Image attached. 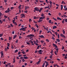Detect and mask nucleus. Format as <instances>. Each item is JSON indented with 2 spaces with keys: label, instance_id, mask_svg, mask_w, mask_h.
<instances>
[{
  "label": "nucleus",
  "instance_id": "obj_1",
  "mask_svg": "<svg viewBox=\"0 0 67 67\" xmlns=\"http://www.w3.org/2000/svg\"><path fill=\"white\" fill-rule=\"evenodd\" d=\"M34 36V35L30 34L27 36V37H31Z\"/></svg>",
  "mask_w": 67,
  "mask_h": 67
},
{
  "label": "nucleus",
  "instance_id": "obj_2",
  "mask_svg": "<svg viewBox=\"0 0 67 67\" xmlns=\"http://www.w3.org/2000/svg\"><path fill=\"white\" fill-rule=\"evenodd\" d=\"M20 31H25V29H24V27L21 28V29H19Z\"/></svg>",
  "mask_w": 67,
  "mask_h": 67
},
{
  "label": "nucleus",
  "instance_id": "obj_3",
  "mask_svg": "<svg viewBox=\"0 0 67 67\" xmlns=\"http://www.w3.org/2000/svg\"><path fill=\"white\" fill-rule=\"evenodd\" d=\"M42 51V50L41 49H40L38 52V53H39V54H42V52H43V51Z\"/></svg>",
  "mask_w": 67,
  "mask_h": 67
},
{
  "label": "nucleus",
  "instance_id": "obj_4",
  "mask_svg": "<svg viewBox=\"0 0 67 67\" xmlns=\"http://www.w3.org/2000/svg\"><path fill=\"white\" fill-rule=\"evenodd\" d=\"M29 42H30L32 44V45H34V44L33 43V42L32 41V40H30Z\"/></svg>",
  "mask_w": 67,
  "mask_h": 67
},
{
  "label": "nucleus",
  "instance_id": "obj_5",
  "mask_svg": "<svg viewBox=\"0 0 67 67\" xmlns=\"http://www.w3.org/2000/svg\"><path fill=\"white\" fill-rule=\"evenodd\" d=\"M60 36H62V37H64L65 38H66V37H65V36L63 34H60Z\"/></svg>",
  "mask_w": 67,
  "mask_h": 67
},
{
  "label": "nucleus",
  "instance_id": "obj_6",
  "mask_svg": "<svg viewBox=\"0 0 67 67\" xmlns=\"http://www.w3.org/2000/svg\"><path fill=\"white\" fill-rule=\"evenodd\" d=\"M60 36H62V37H64L65 38H66V37H65V36L63 34H60Z\"/></svg>",
  "mask_w": 67,
  "mask_h": 67
},
{
  "label": "nucleus",
  "instance_id": "obj_7",
  "mask_svg": "<svg viewBox=\"0 0 67 67\" xmlns=\"http://www.w3.org/2000/svg\"><path fill=\"white\" fill-rule=\"evenodd\" d=\"M21 16H22L21 17V18H25V15L24 14H21Z\"/></svg>",
  "mask_w": 67,
  "mask_h": 67
},
{
  "label": "nucleus",
  "instance_id": "obj_8",
  "mask_svg": "<svg viewBox=\"0 0 67 67\" xmlns=\"http://www.w3.org/2000/svg\"><path fill=\"white\" fill-rule=\"evenodd\" d=\"M62 18H67V16L66 15H63L62 16H61Z\"/></svg>",
  "mask_w": 67,
  "mask_h": 67
},
{
  "label": "nucleus",
  "instance_id": "obj_9",
  "mask_svg": "<svg viewBox=\"0 0 67 67\" xmlns=\"http://www.w3.org/2000/svg\"><path fill=\"white\" fill-rule=\"evenodd\" d=\"M45 16H43L42 17H41L40 18V20H43V19H45Z\"/></svg>",
  "mask_w": 67,
  "mask_h": 67
},
{
  "label": "nucleus",
  "instance_id": "obj_10",
  "mask_svg": "<svg viewBox=\"0 0 67 67\" xmlns=\"http://www.w3.org/2000/svg\"><path fill=\"white\" fill-rule=\"evenodd\" d=\"M50 7L51 8H52V2L51 1H50Z\"/></svg>",
  "mask_w": 67,
  "mask_h": 67
},
{
  "label": "nucleus",
  "instance_id": "obj_11",
  "mask_svg": "<svg viewBox=\"0 0 67 67\" xmlns=\"http://www.w3.org/2000/svg\"><path fill=\"white\" fill-rule=\"evenodd\" d=\"M35 10H36V11H38L39 10V9L38 8H35Z\"/></svg>",
  "mask_w": 67,
  "mask_h": 67
},
{
  "label": "nucleus",
  "instance_id": "obj_12",
  "mask_svg": "<svg viewBox=\"0 0 67 67\" xmlns=\"http://www.w3.org/2000/svg\"><path fill=\"white\" fill-rule=\"evenodd\" d=\"M39 36L41 38H44V37L43 35H41V36Z\"/></svg>",
  "mask_w": 67,
  "mask_h": 67
},
{
  "label": "nucleus",
  "instance_id": "obj_13",
  "mask_svg": "<svg viewBox=\"0 0 67 67\" xmlns=\"http://www.w3.org/2000/svg\"><path fill=\"white\" fill-rule=\"evenodd\" d=\"M57 20H62V19H61V18H59V17H57Z\"/></svg>",
  "mask_w": 67,
  "mask_h": 67
},
{
  "label": "nucleus",
  "instance_id": "obj_14",
  "mask_svg": "<svg viewBox=\"0 0 67 67\" xmlns=\"http://www.w3.org/2000/svg\"><path fill=\"white\" fill-rule=\"evenodd\" d=\"M42 10H43V8H41L40 9V10H38V11L40 12H41L42 11Z\"/></svg>",
  "mask_w": 67,
  "mask_h": 67
},
{
  "label": "nucleus",
  "instance_id": "obj_15",
  "mask_svg": "<svg viewBox=\"0 0 67 67\" xmlns=\"http://www.w3.org/2000/svg\"><path fill=\"white\" fill-rule=\"evenodd\" d=\"M57 28V26H54L53 27V29H56Z\"/></svg>",
  "mask_w": 67,
  "mask_h": 67
},
{
  "label": "nucleus",
  "instance_id": "obj_16",
  "mask_svg": "<svg viewBox=\"0 0 67 67\" xmlns=\"http://www.w3.org/2000/svg\"><path fill=\"white\" fill-rule=\"evenodd\" d=\"M56 41H58V42H60V40H59V39H57Z\"/></svg>",
  "mask_w": 67,
  "mask_h": 67
},
{
  "label": "nucleus",
  "instance_id": "obj_17",
  "mask_svg": "<svg viewBox=\"0 0 67 67\" xmlns=\"http://www.w3.org/2000/svg\"><path fill=\"white\" fill-rule=\"evenodd\" d=\"M24 59H28V57H23Z\"/></svg>",
  "mask_w": 67,
  "mask_h": 67
},
{
  "label": "nucleus",
  "instance_id": "obj_18",
  "mask_svg": "<svg viewBox=\"0 0 67 67\" xmlns=\"http://www.w3.org/2000/svg\"><path fill=\"white\" fill-rule=\"evenodd\" d=\"M4 55V54H1V57L2 58H3V56Z\"/></svg>",
  "mask_w": 67,
  "mask_h": 67
},
{
  "label": "nucleus",
  "instance_id": "obj_19",
  "mask_svg": "<svg viewBox=\"0 0 67 67\" xmlns=\"http://www.w3.org/2000/svg\"><path fill=\"white\" fill-rule=\"evenodd\" d=\"M63 34H65V31H64V30H63Z\"/></svg>",
  "mask_w": 67,
  "mask_h": 67
},
{
  "label": "nucleus",
  "instance_id": "obj_20",
  "mask_svg": "<svg viewBox=\"0 0 67 67\" xmlns=\"http://www.w3.org/2000/svg\"><path fill=\"white\" fill-rule=\"evenodd\" d=\"M49 8V6H48V7H45V9H46L47 8L48 9Z\"/></svg>",
  "mask_w": 67,
  "mask_h": 67
},
{
  "label": "nucleus",
  "instance_id": "obj_21",
  "mask_svg": "<svg viewBox=\"0 0 67 67\" xmlns=\"http://www.w3.org/2000/svg\"><path fill=\"white\" fill-rule=\"evenodd\" d=\"M5 13H9V11L8 10H6L5 12Z\"/></svg>",
  "mask_w": 67,
  "mask_h": 67
},
{
  "label": "nucleus",
  "instance_id": "obj_22",
  "mask_svg": "<svg viewBox=\"0 0 67 67\" xmlns=\"http://www.w3.org/2000/svg\"><path fill=\"white\" fill-rule=\"evenodd\" d=\"M16 37V35H15V36H13V39H15V38Z\"/></svg>",
  "mask_w": 67,
  "mask_h": 67
},
{
  "label": "nucleus",
  "instance_id": "obj_23",
  "mask_svg": "<svg viewBox=\"0 0 67 67\" xmlns=\"http://www.w3.org/2000/svg\"><path fill=\"white\" fill-rule=\"evenodd\" d=\"M11 63H9L8 64V65H9V66H11V65H10Z\"/></svg>",
  "mask_w": 67,
  "mask_h": 67
},
{
  "label": "nucleus",
  "instance_id": "obj_24",
  "mask_svg": "<svg viewBox=\"0 0 67 67\" xmlns=\"http://www.w3.org/2000/svg\"><path fill=\"white\" fill-rule=\"evenodd\" d=\"M30 40H31V41H32V40H33V38L32 37H31L30 38Z\"/></svg>",
  "mask_w": 67,
  "mask_h": 67
},
{
  "label": "nucleus",
  "instance_id": "obj_25",
  "mask_svg": "<svg viewBox=\"0 0 67 67\" xmlns=\"http://www.w3.org/2000/svg\"><path fill=\"white\" fill-rule=\"evenodd\" d=\"M18 52V49L16 50L15 51V53H16Z\"/></svg>",
  "mask_w": 67,
  "mask_h": 67
},
{
  "label": "nucleus",
  "instance_id": "obj_26",
  "mask_svg": "<svg viewBox=\"0 0 67 67\" xmlns=\"http://www.w3.org/2000/svg\"><path fill=\"white\" fill-rule=\"evenodd\" d=\"M64 21H65V19H64L63 21H62V23L64 24Z\"/></svg>",
  "mask_w": 67,
  "mask_h": 67
},
{
  "label": "nucleus",
  "instance_id": "obj_27",
  "mask_svg": "<svg viewBox=\"0 0 67 67\" xmlns=\"http://www.w3.org/2000/svg\"><path fill=\"white\" fill-rule=\"evenodd\" d=\"M13 60H14V61L13 62V63H15V58L13 59Z\"/></svg>",
  "mask_w": 67,
  "mask_h": 67
},
{
  "label": "nucleus",
  "instance_id": "obj_28",
  "mask_svg": "<svg viewBox=\"0 0 67 67\" xmlns=\"http://www.w3.org/2000/svg\"><path fill=\"white\" fill-rule=\"evenodd\" d=\"M7 44L8 46V47H10V44H9V43H7Z\"/></svg>",
  "mask_w": 67,
  "mask_h": 67
},
{
  "label": "nucleus",
  "instance_id": "obj_29",
  "mask_svg": "<svg viewBox=\"0 0 67 67\" xmlns=\"http://www.w3.org/2000/svg\"><path fill=\"white\" fill-rule=\"evenodd\" d=\"M53 20H55V21H57V19H56L55 18H53Z\"/></svg>",
  "mask_w": 67,
  "mask_h": 67
},
{
  "label": "nucleus",
  "instance_id": "obj_30",
  "mask_svg": "<svg viewBox=\"0 0 67 67\" xmlns=\"http://www.w3.org/2000/svg\"><path fill=\"white\" fill-rule=\"evenodd\" d=\"M35 26H36L37 28H38V25L36 24H35Z\"/></svg>",
  "mask_w": 67,
  "mask_h": 67
},
{
  "label": "nucleus",
  "instance_id": "obj_31",
  "mask_svg": "<svg viewBox=\"0 0 67 67\" xmlns=\"http://www.w3.org/2000/svg\"><path fill=\"white\" fill-rule=\"evenodd\" d=\"M3 36V34H0V37H1L2 36Z\"/></svg>",
  "mask_w": 67,
  "mask_h": 67
},
{
  "label": "nucleus",
  "instance_id": "obj_32",
  "mask_svg": "<svg viewBox=\"0 0 67 67\" xmlns=\"http://www.w3.org/2000/svg\"><path fill=\"white\" fill-rule=\"evenodd\" d=\"M52 22V20H50L49 21V23H51Z\"/></svg>",
  "mask_w": 67,
  "mask_h": 67
},
{
  "label": "nucleus",
  "instance_id": "obj_33",
  "mask_svg": "<svg viewBox=\"0 0 67 67\" xmlns=\"http://www.w3.org/2000/svg\"><path fill=\"white\" fill-rule=\"evenodd\" d=\"M52 57H53V56L52 55H51L50 56V58L51 59H52Z\"/></svg>",
  "mask_w": 67,
  "mask_h": 67
},
{
  "label": "nucleus",
  "instance_id": "obj_34",
  "mask_svg": "<svg viewBox=\"0 0 67 67\" xmlns=\"http://www.w3.org/2000/svg\"><path fill=\"white\" fill-rule=\"evenodd\" d=\"M32 30H35V29L34 27H32V28H31Z\"/></svg>",
  "mask_w": 67,
  "mask_h": 67
},
{
  "label": "nucleus",
  "instance_id": "obj_35",
  "mask_svg": "<svg viewBox=\"0 0 67 67\" xmlns=\"http://www.w3.org/2000/svg\"><path fill=\"white\" fill-rule=\"evenodd\" d=\"M14 48V47H13V45H12V46H11V48H12V49H13V48Z\"/></svg>",
  "mask_w": 67,
  "mask_h": 67
},
{
  "label": "nucleus",
  "instance_id": "obj_36",
  "mask_svg": "<svg viewBox=\"0 0 67 67\" xmlns=\"http://www.w3.org/2000/svg\"><path fill=\"white\" fill-rule=\"evenodd\" d=\"M50 63H51L52 64H53L54 63V61H50Z\"/></svg>",
  "mask_w": 67,
  "mask_h": 67
},
{
  "label": "nucleus",
  "instance_id": "obj_37",
  "mask_svg": "<svg viewBox=\"0 0 67 67\" xmlns=\"http://www.w3.org/2000/svg\"><path fill=\"white\" fill-rule=\"evenodd\" d=\"M23 54H25L26 53L25 52H21Z\"/></svg>",
  "mask_w": 67,
  "mask_h": 67
},
{
  "label": "nucleus",
  "instance_id": "obj_38",
  "mask_svg": "<svg viewBox=\"0 0 67 67\" xmlns=\"http://www.w3.org/2000/svg\"><path fill=\"white\" fill-rule=\"evenodd\" d=\"M21 52H20L19 51L18 52V55H20V54H21Z\"/></svg>",
  "mask_w": 67,
  "mask_h": 67
},
{
  "label": "nucleus",
  "instance_id": "obj_39",
  "mask_svg": "<svg viewBox=\"0 0 67 67\" xmlns=\"http://www.w3.org/2000/svg\"><path fill=\"white\" fill-rule=\"evenodd\" d=\"M33 22H34V23H35H35H37V22H36V21H35V20H34V21H33Z\"/></svg>",
  "mask_w": 67,
  "mask_h": 67
},
{
  "label": "nucleus",
  "instance_id": "obj_40",
  "mask_svg": "<svg viewBox=\"0 0 67 67\" xmlns=\"http://www.w3.org/2000/svg\"><path fill=\"white\" fill-rule=\"evenodd\" d=\"M45 63H46V64H48V62H47V61H45Z\"/></svg>",
  "mask_w": 67,
  "mask_h": 67
},
{
  "label": "nucleus",
  "instance_id": "obj_41",
  "mask_svg": "<svg viewBox=\"0 0 67 67\" xmlns=\"http://www.w3.org/2000/svg\"><path fill=\"white\" fill-rule=\"evenodd\" d=\"M22 62H25V60H24V59H23L22 60Z\"/></svg>",
  "mask_w": 67,
  "mask_h": 67
},
{
  "label": "nucleus",
  "instance_id": "obj_42",
  "mask_svg": "<svg viewBox=\"0 0 67 67\" xmlns=\"http://www.w3.org/2000/svg\"><path fill=\"white\" fill-rule=\"evenodd\" d=\"M40 2H42V3H43V2H44V1H40Z\"/></svg>",
  "mask_w": 67,
  "mask_h": 67
},
{
  "label": "nucleus",
  "instance_id": "obj_43",
  "mask_svg": "<svg viewBox=\"0 0 67 67\" xmlns=\"http://www.w3.org/2000/svg\"><path fill=\"white\" fill-rule=\"evenodd\" d=\"M14 24L15 25H17V23H16V22H15L14 23Z\"/></svg>",
  "mask_w": 67,
  "mask_h": 67
},
{
  "label": "nucleus",
  "instance_id": "obj_44",
  "mask_svg": "<svg viewBox=\"0 0 67 67\" xmlns=\"http://www.w3.org/2000/svg\"><path fill=\"white\" fill-rule=\"evenodd\" d=\"M14 8L13 7H11V9L12 10L13 9H14Z\"/></svg>",
  "mask_w": 67,
  "mask_h": 67
},
{
  "label": "nucleus",
  "instance_id": "obj_45",
  "mask_svg": "<svg viewBox=\"0 0 67 67\" xmlns=\"http://www.w3.org/2000/svg\"><path fill=\"white\" fill-rule=\"evenodd\" d=\"M15 21V19H14V20H13V23H14L15 22H14Z\"/></svg>",
  "mask_w": 67,
  "mask_h": 67
},
{
  "label": "nucleus",
  "instance_id": "obj_46",
  "mask_svg": "<svg viewBox=\"0 0 67 67\" xmlns=\"http://www.w3.org/2000/svg\"><path fill=\"white\" fill-rule=\"evenodd\" d=\"M53 45H54V46L55 47L56 46H57V45H56V44L53 43Z\"/></svg>",
  "mask_w": 67,
  "mask_h": 67
},
{
  "label": "nucleus",
  "instance_id": "obj_47",
  "mask_svg": "<svg viewBox=\"0 0 67 67\" xmlns=\"http://www.w3.org/2000/svg\"><path fill=\"white\" fill-rule=\"evenodd\" d=\"M25 10H26V9H27V7L26 6H25Z\"/></svg>",
  "mask_w": 67,
  "mask_h": 67
},
{
  "label": "nucleus",
  "instance_id": "obj_48",
  "mask_svg": "<svg viewBox=\"0 0 67 67\" xmlns=\"http://www.w3.org/2000/svg\"><path fill=\"white\" fill-rule=\"evenodd\" d=\"M15 19H16V20H18V16H15Z\"/></svg>",
  "mask_w": 67,
  "mask_h": 67
},
{
  "label": "nucleus",
  "instance_id": "obj_49",
  "mask_svg": "<svg viewBox=\"0 0 67 67\" xmlns=\"http://www.w3.org/2000/svg\"><path fill=\"white\" fill-rule=\"evenodd\" d=\"M40 46H37V49H39V47H40Z\"/></svg>",
  "mask_w": 67,
  "mask_h": 67
},
{
  "label": "nucleus",
  "instance_id": "obj_50",
  "mask_svg": "<svg viewBox=\"0 0 67 67\" xmlns=\"http://www.w3.org/2000/svg\"><path fill=\"white\" fill-rule=\"evenodd\" d=\"M58 38H59V34H58Z\"/></svg>",
  "mask_w": 67,
  "mask_h": 67
},
{
  "label": "nucleus",
  "instance_id": "obj_51",
  "mask_svg": "<svg viewBox=\"0 0 67 67\" xmlns=\"http://www.w3.org/2000/svg\"><path fill=\"white\" fill-rule=\"evenodd\" d=\"M8 26L7 27V28H11V26L8 25Z\"/></svg>",
  "mask_w": 67,
  "mask_h": 67
},
{
  "label": "nucleus",
  "instance_id": "obj_52",
  "mask_svg": "<svg viewBox=\"0 0 67 67\" xmlns=\"http://www.w3.org/2000/svg\"><path fill=\"white\" fill-rule=\"evenodd\" d=\"M48 27H47L46 28V31H48Z\"/></svg>",
  "mask_w": 67,
  "mask_h": 67
},
{
  "label": "nucleus",
  "instance_id": "obj_53",
  "mask_svg": "<svg viewBox=\"0 0 67 67\" xmlns=\"http://www.w3.org/2000/svg\"><path fill=\"white\" fill-rule=\"evenodd\" d=\"M46 41H47V42H49V40H48L47 39L46 40Z\"/></svg>",
  "mask_w": 67,
  "mask_h": 67
},
{
  "label": "nucleus",
  "instance_id": "obj_54",
  "mask_svg": "<svg viewBox=\"0 0 67 67\" xmlns=\"http://www.w3.org/2000/svg\"><path fill=\"white\" fill-rule=\"evenodd\" d=\"M37 19V18L35 17V16H34V19Z\"/></svg>",
  "mask_w": 67,
  "mask_h": 67
},
{
  "label": "nucleus",
  "instance_id": "obj_55",
  "mask_svg": "<svg viewBox=\"0 0 67 67\" xmlns=\"http://www.w3.org/2000/svg\"><path fill=\"white\" fill-rule=\"evenodd\" d=\"M54 53L56 55H57V53H56V51H55Z\"/></svg>",
  "mask_w": 67,
  "mask_h": 67
},
{
  "label": "nucleus",
  "instance_id": "obj_56",
  "mask_svg": "<svg viewBox=\"0 0 67 67\" xmlns=\"http://www.w3.org/2000/svg\"><path fill=\"white\" fill-rule=\"evenodd\" d=\"M5 52H7V48H5Z\"/></svg>",
  "mask_w": 67,
  "mask_h": 67
},
{
  "label": "nucleus",
  "instance_id": "obj_57",
  "mask_svg": "<svg viewBox=\"0 0 67 67\" xmlns=\"http://www.w3.org/2000/svg\"><path fill=\"white\" fill-rule=\"evenodd\" d=\"M21 60H19V64H20V63H21Z\"/></svg>",
  "mask_w": 67,
  "mask_h": 67
},
{
  "label": "nucleus",
  "instance_id": "obj_58",
  "mask_svg": "<svg viewBox=\"0 0 67 67\" xmlns=\"http://www.w3.org/2000/svg\"><path fill=\"white\" fill-rule=\"evenodd\" d=\"M44 42V41L43 40H42V41H41V43H43Z\"/></svg>",
  "mask_w": 67,
  "mask_h": 67
},
{
  "label": "nucleus",
  "instance_id": "obj_59",
  "mask_svg": "<svg viewBox=\"0 0 67 67\" xmlns=\"http://www.w3.org/2000/svg\"><path fill=\"white\" fill-rule=\"evenodd\" d=\"M61 8H63V5H61Z\"/></svg>",
  "mask_w": 67,
  "mask_h": 67
},
{
  "label": "nucleus",
  "instance_id": "obj_60",
  "mask_svg": "<svg viewBox=\"0 0 67 67\" xmlns=\"http://www.w3.org/2000/svg\"><path fill=\"white\" fill-rule=\"evenodd\" d=\"M55 34H56V35H57V34H58V33L57 32H55Z\"/></svg>",
  "mask_w": 67,
  "mask_h": 67
},
{
  "label": "nucleus",
  "instance_id": "obj_61",
  "mask_svg": "<svg viewBox=\"0 0 67 67\" xmlns=\"http://www.w3.org/2000/svg\"><path fill=\"white\" fill-rule=\"evenodd\" d=\"M10 25L11 26H11L12 27H13V25H12V24H10Z\"/></svg>",
  "mask_w": 67,
  "mask_h": 67
},
{
  "label": "nucleus",
  "instance_id": "obj_62",
  "mask_svg": "<svg viewBox=\"0 0 67 67\" xmlns=\"http://www.w3.org/2000/svg\"><path fill=\"white\" fill-rule=\"evenodd\" d=\"M65 22H67V19H66L65 20Z\"/></svg>",
  "mask_w": 67,
  "mask_h": 67
},
{
  "label": "nucleus",
  "instance_id": "obj_63",
  "mask_svg": "<svg viewBox=\"0 0 67 67\" xmlns=\"http://www.w3.org/2000/svg\"><path fill=\"white\" fill-rule=\"evenodd\" d=\"M39 64H40V62H37V65H38Z\"/></svg>",
  "mask_w": 67,
  "mask_h": 67
},
{
  "label": "nucleus",
  "instance_id": "obj_64",
  "mask_svg": "<svg viewBox=\"0 0 67 67\" xmlns=\"http://www.w3.org/2000/svg\"><path fill=\"white\" fill-rule=\"evenodd\" d=\"M66 10H67V8H64V10L66 11Z\"/></svg>",
  "mask_w": 67,
  "mask_h": 67
}]
</instances>
